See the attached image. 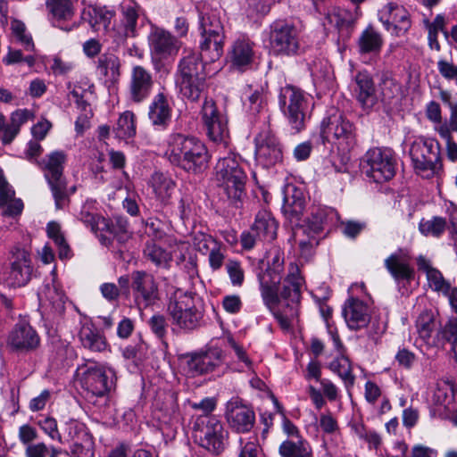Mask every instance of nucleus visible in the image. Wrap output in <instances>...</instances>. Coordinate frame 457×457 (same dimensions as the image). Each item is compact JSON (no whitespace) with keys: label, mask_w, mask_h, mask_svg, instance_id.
<instances>
[{"label":"nucleus","mask_w":457,"mask_h":457,"mask_svg":"<svg viewBox=\"0 0 457 457\" xmlns=\"http://www.w3.org/2000/svg\"><path fill=\"white\" fill-rule=\"evenodd\" d=\"M361 172L376 183L392 179L395 175L396 160L390 149L375 147L361 157Z\"/></svg>","instance_id":"nucleus-10"},{"label":"nucleus","mask_w":457,"mask_h":457,"mask_svg":"<svg viewBox=\"0 0 457 457\" xmlns=\"http://www.w3.org/2000/svg\"><path fill=\"white\" fill-rule=\"evenodd\" d=\"M366 227L364 222L346 220L341 222L342 233L349 238H355Z\"/></svg>","instance_id":"nucleus-63"},{"label":"nucleus","mask_w":457,"mask_h":457,"mask_svg":"<svg viewBox=\"0 0 457 457\" xmlns=\"http://www.w3.org/2000/svg\"><path fill=\"white\" fill-rule=\"evenodd\" d=\"M437 69L439 73L445 79H454L457 84V65L453 62L441 59L437 62Z\"/></svg>","instance_id":"nucleus-64"},{"label":"nucleus","mask_w":457,"mask_h":457,"mask_svg":"<svg viewBox=\"0 0 457 457\" xmlns=\"http://www.w3.org/2000/svg\"><path fill=\"white\" fill-rule=\"evenodd\" d=\"M172 107L168 95L160 92L154 96L148 107V119L152 125L165 129L171 121Z\"/></svg>","instance_id":"nucleus-29"},{"label":"nucleus","mask_w":457,"mask_h":457,"mask_svg":"<svg viewBox=\"0 0 457 457\" xmlns=\"http://www.w3.org/2000/svg\"><path fill=\"white\" fill-rule=\"evenodd\" d=\"M356 97L363 109H371L378 101L372 78L367 72H359L355 77Z\"/></svg>","instance_id":"nucleus-31"},{"label":"nucleus","mask_w":457,"mask_h":457,"mask_svg":"<svg viewBox=\"0 0 457 457\" xmlns=\"http://www.w3.org/2000/svg\"><path fill=\"white\" fill-rule=\"evenodd\" d=\"M381 34L372 25H369L360 35L357 46L360 54H378L383 46Z\"/></svg>","instance_id":"nucleus-37"},{"label":"nucleus","mask_w":457,"mask_h":457,"mask_svg":"<svg viewBox=\"0 0 457 457\" xmlns=\"http://www.w3.org/2000/svg\"><path fill=\"white\" fill-rule=\"evenodd\" d=\"M76 377L87 395L105 397L116 387L114 369L94 360H84L77 367Z\"/></svg>","instance_id":"nucleus-4"},{"label":"nucleus","mask_w":457,"mask_h":457,"mask_svg":"<svg viewBox=\"0 0 457 457\" xmlns=\"http://www.w3.org/2000/svg\"><path fill=\"white\" fill-rule=\"evenodd\" d=\"M254 43L244 36L235 39L228 52V59L233 69L238 71L250 70L254 62Z\"/></svg>","instance_id":"nucleus-25"},{"label":"nucleus","mask_w":457,"mask_h":457,"mask_svg":"<svg viewBox=\"0 0 457 457\" xmlns=\"http://www.w3.org/2000/svg\"><path fill=\"white\" fill-rule=\"evenodd\" d=\"M226 417L231 428L239 433L249 432L255 422V413L238 397L232 398L226 406Z\"/></svg>","instance_id":"nucleus-24"},{"label":"nucleus","mask_w":457,"mask_h":457,"mask_svg":"<svg viewBox=\"0 0 457 457\" xmlns=\"http://www.w3.org/2000/svg\"><path fill=\"white\" fill-rule=\"evenodd\" d=\"M76 0H46V7L56 21H69L75 13Z\"/></svg>","instance_id":"nucleus-44"},{"label":"nucleus","mask_w":457,"mask_h":457,"mask_svg":"<svg viewBox=\"0 0 457 457\" xmlns=\"http://www.w3.org/2000/svg\"><path fill=\"white\" fill-rule=\"evenodd\" d=\"M270 42L272 50L278 54L293 55L297 54L300 47L297 29L283 21L272 23Z\"/></svg>","instance_id":"nucleus-19"},{"label":"nucleus","mask_w":457,"mask_h":457,"mask_svg":"<svg viewBox=\"0 0 457 457\" xmlns=\"http://www.w3.org/2000/svg\"><path fill=\"white\" fill-rule=\"evenodd\" d=\"M255 158L264 168L275 166L283 161L282 145L270 130L260 132L254 138Z\"/></svg>","instance_id":"nucleus-21"},{"label":"nucleus","mask_w":457,"mask_h":457,"mask_svg":"<svg viewBox=\"0 0 457 457\" xmlns=\"http://www.w3.org/2000/svg\"><path fill=\"white\" fill-rule=\"evenodd\" d=\"M154 83L149 71L140 65L134 66L129 86V99L136 104L142 103L149 97Z\"/></svg>","instance_id":"nucleus-26"},{"label":"nucleus","mask_w":457,"mask_h":457,"mask_svg":"<svg viewBox=\"0 0 457 457\" xmlns=\"http://www.w3.org/2000/svg\"><path fill=\"white\" fill-rule=\"evenodd\" d=\"M79 338L82 346L91 352L102 353L109 347L104 333L92 325L83 326L79 330Z\"/></svg>","instance_id":"nucleus-33"},{"label":"nucleus","mask_w":457,"mask_h":457,"mask_svg":"<svg viewBox=\"0 0 457 457\" xmlns=\"http://www.w3.org/2000/svg\"><path fill=\"white\" fill-rule=\"evenodd\" d=\"M11 29L12 35L15 37L17 41L23 46L24 50L29 52L35 50V45L32 37L29 33H27V28L22 21L13 20L11 22Z\"/></svg>","instance_id":"nucleus-52"},{"label":"nucleus","mask_w":457,"mask_h":457,"mask_svg":"<svg viewBox=\"0 0 457 457\" xmlns=\"http://www.w3.org/2000/svg\"><path fill=\"white\" fill-rule=\"evenodd\" d=\"M39 301L45 306H49L56 313H62L65 309V295L54 284L47 283L38 292Z\"/></svg>","instance_id":"nucleus-35"},{"label":"nucleus","mask_w":457,"mask_h":457,"mask_svg":"<svg viewBox=\"0 0 457 457\" xmlns=\"http://www.w3.org/2000/svg\"><path fill=\"white\" fill-rule=\"evenodd\" d=\"M33 271L31 256L19 246L10 251L9 266L3 272V280L10 287H21L29 283Z\"/></svg>","instance_id":"nucleus-14"},{"label":"nucleus","mask_w":457,"mask_h":457,"mask_svg":"<svg viewBox=\"0 0 457 457\" xmlns=\"http://www.w3.org/2000/svg\"><path fill=\"white\" fill-rule=\"evenodd\" d=\"M379 21L395 37L404 36L411 27V14L402 5L388 3L378 12Z\"/></svg>","instance_id":"nucleus-22"},{"label":"nucleus","mask_w":457,"mask_h":457,"mask_svg":"<svg viewBox=\"0 0 457 457\" xmlns=\"http://www.w3.org/2000/svg\"><path fill=\"white\" fill-rule=\"evenodd\" d=\"M66 158L63 151H54L37 161V165L47 181L57 209H63L69 203L67 183L63 177Z\"/></svg>","instance_id":"nucleus-6"},{"label":"nucleus","mask_w":457,"mask_h":457,"mask_svg":"<svg viewBox=\"0 0 457 457\" xmlns=\"http://www.w3.org/2000/svg\"><path fill=\"white\" fill-rule=\"evenodd\" d=\"M320 136L323 143L334 142L346 151L353 149L357 143L354 125L337 109L328 111L322 120Z\"/></svg>","instance_id":"nucleus-8"},{"label":"nucleus","mask_w":457,"mask_h":457,"mask_svg":"<svg viewBox=\"0 0 457 457\" xmlns=\"http://www.w3.org/2000/svg\"><path fill=\"white\" fill-rule=\"evenodd\" d=\"M79 219L95 233L99 230L107 231L109 233L116 232L113 226L110 227V221L108 220L91 212L87 205L82 207Z\"/></svg>","instance_id":"nucleus-42"},{"label":"nucleus","mask_w":457,"mask_h":457,"mask_svg":"<svg viewBox=\"0 0 457 457\" xmlns=\"http://www.w3.org/2000/svg\"><path fill=\"white\" fill-rule=\"evenodd\" d=\"M120 61L112 53H104L97 60L96 71L106 81L115 83L120 76Z\"/></svg>","instance_id":"nucleus-36"},{"label":"nucleus","mask_w":457,"mask_h":457,"mask_svg":"<svg viewBox=\"0 0 457 457\" xmlns=\"http://www.w3.org/2000/svg\"><path fill=\"white\" fill-rule=\"evenodd\" d=\"M135 119V114L129 111L120 114L112 129L115 137L120 139L133 137L136 135Z\"/></svg>","instance_id":"nucleus-46"},{"label":"nucleus","mask_w":457,"mask_h":457,"mask_svg":"<svg viewBox=\"0 0 457 457\" xmlns=\"http://www.w3.org/2000/svg\"><path fill=\"white\" fill-rule=\"evenodd\" d=\"M176 84L185 98L196 102L206 89V78L176 79Z\"/></svg>","instance_id":"nucleus-41"},{"label":"nucleus","mask_w":457,"mask_h":457,"mask_svg":"<svg viewBox=\"0 0 457 457\" xmlns=\"http://www.w3.org/2000/svg\"><path fill=\"white\" fill-rule=\"evenodd\" d=\"M251 228L257 233L260 241L270 242L276 238L278 224L270 212L262 211L256 214Z\"/></svg>","instance_id":"nucleus-34"},{"label":"nucleus","mask_w":457,"mask_h":457,"mask_svg":"<svg viewBox=\"0 0 457 457\" xmlns=\"http://www.w3.org/2000/svg\"><path fill=\"white\" fill-rule=\"evenodd\" d=\"M202 54H204L202 53ZM205 65L202 61L201 54L192 50H185L184 56L180 59L176 79H188L206 78Z\"/></svg>","instance_id":"nucleus-30"},{"label":"nucleus","mask_w":457,"mask_h":457,"mask_svg":"<svg viewBox=\"0 0 457 457\" xmlns=\"http://www.w3.org/2000/svg\"><path fill=\"white\" fill-rule=\"evenodd\" d=\"M113 17L114 12L112 11L102 7L94 8L90 12V23L95 30H100L101 29L106 30Z\"/></svg>","instance_id":"nucleus-53"},{"label":"nucleus","mask_w":457,"mask_h":457,"mask_svg":"<svg viewBox=\"0 0 457 457\" xmlns=\"http://www.w3.org/2000/svg\"><path fill=\"white\" fill-rule=\"evenodd\" d=\"M269 255L268 268L258 275L260 292L265 296H269L268 293L280 291L285 262L284 252L279 247H272Z\"/></svg>","instance_id":"nucleus-20"},{"label":"nucleus","mask_w":457,"mask_h":457,"mask_svg":"<svg viewBox=\"0 0 457 457\" xmlns=\"http://www.w3.org/2000/svg\"><path fill=\"white\" fill-rule=\"evenodd\" d=\"M61 453V448L54 446L49 448L44 442L29 445L25 447L26 457H59Z\"/></svg>","instance_id":"nucleus-54"},{"label":"nucleus","mask_w":457,"mask_h":457,"mask_svg":"<svg viewBox=\"0 0 457 457\" xmlns=\"http://www.w3.org/2000/svg\"><path fill=\"white\" fill-rule=\"evenodd\" d=\"M343 316L348 328L352 330H359L370 321L369 306L363 301L353 297L345 302Z\"/></svg>","instance_id":"nucleus-28"},{"label":"nucleus","mask_w":457,"mask_h":457,"mask_svg":"<svg viewBox=\"0 0 457 457\" xmlns=\"http://www.w3.org/2000/svg\"><path fill=\"white\" fill-rule=\"evenodd\" d=\"M183 370L188 377L195 378L212 372L224 361L223 351L210 347L205 351L186 353L182 356Z\"/></svg>","instance_id":"nucleus-15"},{"label":"nucleus","mask_w":457,"mask_h":457,"mask_svg":"<svg viewBox=\"0 0 457 457\" xmlns=\"http://www.w3.org/2000/svg\"><path fill=\"white\" fill-rule=\"evenodd\" d=\"M151 56L154 62H161L163 59L176 54L180 43L170 32L161 29L154 28L148 36Z\"/></svg>","instance_id":"nucleus-23"},{"label":"nucleus","mask_w":457,"mask_h":457,"mask_svg":"<svg viewBox=\"0 0 457 457\" xmlns=\"http://www.w3.org/2000/svg\"><path fill=\"white\" fill-rule=\"evenodd\" d=\"M416 327L420 337L428 342L433 330L436 328V320L431 312L425 311L420 314L416 321Z\"/></svg>","instance_id":"nucleus-51"},{"label":"nucleus","mask_w":457,"mask_h":457,"mask_svg":"<svg viewBox=\"0 0 457 457\" xmlns=\"http://www.w3.org/2000/svg\"><path fill=\"white\" fill-rule=\"evenodd\" d=\"M145 257L154 265L167 268L172 260L171 253L156 245L154 241H147L144 248Z\"/></svg>","instance_id":"nucleus-43"},{"label":"nucleus","mask_w":457,"mask_h":457,"mask_svg":"<svg viewBox=\"0 0 457 457\" xmlns=\"http://www.w3.org/2000/svg\"><path fill=\"white\" fill-rule=\"evenodd\" d=\"M417 264L419 270L426 273L428 285L432 290L443 295L449 294L451 283L444 278L439 270L431 266L430 262L427 258L422 255L419 256Z\"/></svg>","instance_id":"nucleus-32"},{"label":"nucleus","mask_w":457,"mask_h":457,"mask_svg":"<svg viewBox=\"0 0 457 457\" xmlns=\"http://www.w3.org/2000/svg\"><path fill=\"white\" fill-rule=\"evenodd\" d=\"M18 437L21 443L26 447L32 445L33 441L38 437V433L36 428L29 424H23L19 428Z\"/></svg>","instance_id":"nucleus-62"},{"label":"nucleus","mask_w":457,"mask_h":457,"mask_svg":"<svg viewBox=\"0 0 457 457\" xmlns=\"http://www.w3.org/2000/svg\"><path fill=\"white\" fill-rule=\"evenodd\" d=\"M151 184L155 195L162 200L169 198L175 187L174 181L162 172H154L152 175Z\"/></svg>","instance_id":"nucleus-49"},{"label":"nucleus","mask_w":457,"mask_h":457,"mask_svg":"<svg viewBox=\"0 0 457 457\" xmlns=\"http://www.w3.org/2000/svg\"><path fill=\"white\" fill-rule=\"evenodd\" d=\"M40 337L28 320H19L9 331L6 347L10 353L27 354L37 351L40 346Z\"/></svg>","instance_id":"nucleus-17"},{"label":"nucleus","mask_w":457,"mask_h":457,"mask_svg":"<svg viewBox=\"0 0 457 457\" xmlns=\"http://www.w3.org/2000/svg\"><path fill=\"white\" fill-rule=\"evenodd\" d=\"M201 53L210 62L220 59L223 53L225 32L220 17L214 12H203L199 15Z\"/></svg>","instance_id":"nucleus-7"},{"label":"nucleus","mask_w":457,"mask_h":457,"mask_svg":"<svg viewBox=\"0 0 457 457\" xmlns=\"http://www.w3.org/2000/svg\"><path fill=\"white\" fill-rule=\"evenodd\" d=\"M202 119L206 134L214 144L227 148L229 131L227 118L221 114L212 99H205L202 107Z\"/></svg>","instance_id":"nucleus-16"},{"label":"nucleus","mask_w":457,"mask_h":457,"mask_svg":"<svg viewBox=\"0 0 457 457\" xmlns=\"http://www.w3.org/2000/svg\"><path fill=\"white\" fill-rule=\"evenodd\" d=\"M166 155L170 163L194 174L205 170L210 162L205 145L195 137L181 133L170 135Z\"/></svg>","instance_id":"nucleus-2"},{"label":"nucleus","mask_w":457,"mask_h":457,"mask_svg":"<svg viewBox=\"0 0 457 457\" xmlns=\"http://www.w3.org/2000/svg\"><path fill=\"white\" fill-rule=\"evenodd\" d=\"M226 269L232 285L235 287H241L245 279V274L240 262L234 260H228L226 263Z\"/></svg>","instance_id":"nucleus-58"},{"label":"nucleus","mask_w":457,"mask_h":457,"mask_svg":"<svg viewBox=\"0 0 457 457\" xmlns=\"http://www.w3.org/2000/svg\"><path fill=\"white\" fill-rule=\"evenodd\" d=\"M37 426L47 435L50 439L62 443V436L58 429L57 420L51 416H41L37 420Z\"/></svg>","instance_id":"nucleus-57"},{"label":"nucleus","mask_w":457,"mask_h":457,"mask_svg":"<svg viewBox=\"0 0 457 457\" xmlns=\"http://www.w3.org/2000/svg\"><path fill=\"white\" fill-rule=\"evenodd\" d=\"M245 104L247 106L248 112L252 115H256L262 112L266 106L265 97L262 92L255 90L248 96V103Z\"/></svg>","instance_id":"nucleus-60"},{"label":"nucleus","mask_w":457,"mask_h":457,"mask_svg":"<svg viewBox=\"0 0 457 457\" xmlns=\"http://www.w3.org/2000/svg\"><path fill=\"white\" fill-rule=\"evenodd\" d=\"M71 457H94V443L87 433H83V440L74 442L71 446Z\"/></svg>","instance_id":"nucleus-55"},{"label":"nucleus","mask_w":457,"mask_h":457,"mask_svg":"<svg viewBox=\"0 0 457 457\" xmlns=\"http://www.w3.org/2000/svg\"><path fill=\"white\" fill-rule=\"evenodd\" d=\"M339 219L337 212L328 206L314 205L310 208V212L301 230L307 238L299 239V246L302 253H309L311 249L319 245L318 236L324 230L325 226L333 224Z\"/></svg>","instance_id":"nucleus-12"},{"label":"nucleus","mask_w":457,"mask_h":457,"mask_svg":"<svg viewBox=\"0 0 457 457\" xmlns=\"http://www.w3.org/2000/svg\"><path fill=\"white\" fill-rule=\"evenodd\" d=\"M305 207V196L301 188L287 184L283 189L282 212L291 222H298Z\"/></svg>","instance_id":"nucleus-27"},{"label":"nucleus","mask_w":457,"mask_h":457,"mask_svg":"<svg viewBox=\"0 0 457 457\" xmlns=\"http://www.w3.org/2000/svg\"><path fill=\"white\" fill-rule=\"evenodd\" d=\"M310 70L316 86L324 89H328L332 87L334 75L332 67L327 60L313 61Z\"/></svg>","instance_id":"nucleus-39"},{"label":"nucleus","mask_w":457,"mask_h":457,"mask_svg":"<svg viewBox=\"0 0 457 457\" xmlns=\"http://www.w3.org/2000/svg\"><path fill=\"white\" fill-rule=\"evenodd\" d=\"M278 453L281 457H313L310 444L303 437L296 441H283L278 447Z\"/></svg>","instance_id":"nucleus-40"},{"label":"nucleus","mask_w":457,"mask_h":457,"mask_svg":"<svg viewBox=\"0 0 457 457\" xmlns=\"http://www.w3.org/2000/svg\"><path fill=\"white\" fill-rule=\"evenodd\" d=\"M278 104L291 129L295 132L302 131L305 127L308 108L304 92L299 87L287 85L280 89Z\"/></svg>","instance_id":"nucleus-13"},{"label":"nucleus","mask_w":457,"mask_h":457,"mask_svg":"<svg viewBox=\"0 0 457 457\" xmlns=\"http://www.w3.org/2000/svg\"><path fill=\"white\" fill-rule=\"evenodd\" d=\"M325 21L328 25L337 29L349 28L354 22L353 14L348 10L339 7H333L328 10L325 15Z\"/></svg>","instance_id":"nucleus-47"},{"label":"nucleus","mask_w":457,"mask_h":457,"mask_svg":"<svg viewBox=\"0 0 457 457\" xmlns=\"http://www.w3.org/2000/svg\"><path fill=\"white\" fill-rule=\"evenodd\" d=\"M385 267L395 281H410L414 277V270L399 254L393 253L385 260Z\"/></svg>","instance_id":"nucleus-38"},{"label":"nucleus","mask_w":457,"mask_h":457,"mask_svg":"<svg viewBox=\"0 0 457 457\" xmlns=\"http://www.w3.org/2000/svg\"><path fill=\"white\" fill-rule=\"evenodd\" d=\"M445 219L437 216L428 220H422L419 225V229L422 235L435 237H439L445 232Z\"/></svg>","instance_id":"nucleus-50"},{"label":"nucleus","mask_w":457,"mask_h":457,"mask_svg":"<svg viewBox=\"0 0 457 457\" xmlns=\"http://www.w3.org/2000/svg\"><path fill=\"white\" fill-rule=\"evenodd\" d=\"M148 325L151 331L160 339H163L167 334L168 323L162 314H154L149 320Z\"/></svg>","instance_id":"nucleus-59"},{"label":"nucleus","mask_w":457,"mask_h":457,"mask_svg":"<svg viewBox=\"0 0 457 457\" xmlns=\"http://www.w3.org/2000/svg\"><path fill=\"white\" fill-rule=\"evenodd\" d=\"M303 278L296 265L291 263L280 291L261 295L264 305L273 313L283 328H289L299 315Z\"/></svg>","instance_id":"nucleus-1"},{"label":"nucleus","mask_w":457,"mask_h":457,"mask_svg":"<svg viewBox=\"0 0 457 457\" xmlns=\"http://www.w3.org/2000/svg\"><path fill=\"white\" fill-rule=\"evenodd\" d=\"M87 93V89H84L79 86H74L72 90L70 92V94L71 95V96L73 97V99L76 103L77 108L81 112H92L90 109L89 103L85 98Z\"/></svg>","instance_id":"nucleus-61"},{"label":"nucleus","mask_w":457,"mask_h":457,"mask_svg":"<svg viewBox=\"0 0 457 457\" xmlns=\"http://www.w3.org/2000/svg\"><path fill=\"white\" fill-rule=\"evenodd\" d=\"M215 170L220 188L231 204L238 207L245 195L247 177L237 158L234 154L220 158Z\"/></svg>","instance_id":"nucleus-5"},{"label":"nucleus","mask_w":457,"mask_h":457,"mask_svg":"<svg viewBox=\"0 0 457 457\" xmlns=\"http://www.w3.org/2000/svg\"><path fill=\"white\" fill-rule=\"evenodd\" d=\"M447 342L451 343L453 347L457 343V324L452 321H448L437 331L434 343L444 345Z\"/></svg>","instance_id":"nucleus-56"},{"label":"nucleus","mask_w":457,"mask_h":457,"mask_svg":"<svg viewBox=\"0 0 457 457\" xmlns=\"http://www.w3.org/2000/svg\"><path fill=\"white\" fill-rule=\"evenodd\" d=\"M329 369L341 378L346 387L353 386L355 377L353 375L352 365L347 357H337L329 363Z\"/></svg>","instance_id":"nucleus-48"},{"label":"nucleus","mask_w":457,"mask_h":457,"mask_svg":"<svg viewBox=\"0 0 457 457\" xmlns=\"http://www.w3.org/2000/svg\"><path fill=\"white\" fill-rule=\"evenodd\" d=\"M227 432L220 420L212 415L198 416L193 425L195 443L212 454H220L225 449Z\"/></svg>","instance_id":"nucleus-9"},{"label":"nucleus","mask_w":457,"mask_h":457,"mask_svg":"<svg viewBox=\"0 0 457 457\" xmlns=\"http://www.w3.org/2000/svg\"><path fill=\"white\" fill-rule=\"evenodd\" d=\"M167 312L172 325L186 332L195 330L203 324L200 298L192 292L175 291L169 300Z\"/></svg>","instance_id":"nucleus-3"},{"label":"nucleus","mask_w":457,"mask_h":457,"mask_svg":"<svg viewBox=\"0 0 457 457\" xmlns=\"http://www.w3.org/2000/svg\"><path fill=\"white\" fill-rule=\"evenodd\" d=\"M139 7L136 4L121 5V24L125 37H136Z\"/></svg>","instance_id":"nucleus-45"},{"label":"nucleus","mask_w":457,"mask_h":457,"mask_svg":"<svg viewBox=\"0 0 457 457\" xmlns=\"http://www.w3.org/2000/svg\"><path fill=\"white\" fill-rule=\"evenodd\" d=\"M414 170L419 174L433 176L443 170L439 143L433 138L419 137L410 147Z\"/></svg>","instance_id":"nucleus-11"},{"label":"nucleus","mask_w":457,"mask_h":457,"mask_svg":"<svg viewBox=\"0 0 457 457\" xmlns=\"http://www.w3.org/2000/svg\"><path fill=\"white\" fill-rule=\"evenodd\" d=\"M131 291L139 310L152 306L159 300L158 283L152 274L143 270L131 273Z\"/></svg>","instance_id":"nucleus-18"}]
</instances>
